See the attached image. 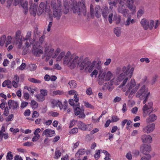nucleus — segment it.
Returning a JSON list of instances; mask_svg holds the SVG:
<instances>
[{
    "label": "nucleus",
    "mask_w": 160,
    "mask_h": 160,
    "mask_svg": "<svg viewBox=\"0 0 160 160\" xmlns=\"http://www.w3.org/2000/svg\"><path fill=\"white\" fill-rule=\"evenodd\" d=\"M54 49H51L50 51L47 54V56L48 57H52V58H55L61 51V49L59 48H58L53 53Z\"/></svg>",
    "instance_id": "16"
},
{
    "label": "nucleus",
    "mask_w": 160,
    "mask_h": 160,
    "mask_svg": "<svg viewBox=\"0 0 160 160\" xmlns=\"http://www.w3.org/2000/svg\"><path fill=\"white\" fill-rule=\"evenodd\" d=\"M155 124L154 123L148 124L144 127L142 129V131L144 133L147 134L152 132L155 128Z\"/></svg>",
    "instance_id": "12"
},
{
    "label": "nucleus",
    "mask_w": 160,
    "mask_h": 160,
    "mask_svg": "<svg viewBox=\"0 0 160 160\" xmlns=\"http://www.w3.org/2000/svg\"><path fill=\"white\" fill-rule=\"evenodd\" d=\"M21 32L20 30H18L16 32L15 37V40H22V38H20Z\"/></svg>",
    "instance_id": "31"
},
{
    "label": "nucleus",
    "mask_w": 160,
    "mask_h": 160,
    "mask_svg": "<svg viewBox=\"0 0 160 160\" xmlns=\"http://www.w3.org/2000/svg\"><path fill=\"white\" fill-rule=\"evenodd\" d=\"M74 113L75 115H79V117L84 118L85 117V114L84 113V109L83 108H80L78 107H74Z\"/></svg>",
    "instance_id": "10"
},
{
    "label": "nucleus",
    "mask_w": 160,
    "mask_h": 160,
    "mask_svg": "<svg viewBox=\"0 0 160 160\" xmlns=\"http://www.w3.org/2000/svg\"><path fill=\"white\" fill-rule=\"evenodd\" d=\"M63 107V110L65 111H66V113H68L70 112L71 111L70 109L68 108L67 105L64 106Z\"/></svg>",
    "instance_id": "63"
},
{
    "label": "nucleus",
    "mask_w": 160,
    "mask_h": 160,
    "mask_svg": "<svg viewBox=\"0 0 160 160\" xmlns=\"http://www.w3.org/2000/svg\"><path fill=\"white\" fill-rule=\"evenodd\" d=\"M53 103L55 104V106L57 107H59L60 110H62L63 108V106L61 102L59 101H53Z\"/></svg>",
    "instance_id": "33"
},
{
    "label": "nucleus",
    "mask_w": 160,
    "mask_h": 160,
    "mask_svg": "<svg viewBox=\"0 0 160 160\" xmlns=\"http://www.w3.org/2000/svg\"><path fill=\"white\" fill-rule=\"evenodd\" d=\"M65 52H62L56 58V61L58 62L61 61L62 58L65 56Z\"/></svg>",
    "instance_id": "35"
},
{
    "label": "nucleus",
    "mask_w": 160,
    "mask_h": 160,
    "mask_svg": "<svg viewBox=\"0 0 160 160\" xmlns=\"http://www.w3.org/2000/svg\"><path fill=\"white\" fill-rule=\"evenodd\" d=\"M104 81H105V80H104L103 77H102H102H99L98 83L99 85H102L103 84V82Z\"/></svg>",
    "instance_id": "53"
},
{
    "label": "nucleus",
    "mask_w": 160,
    "mask_h": 160,
    "mask_svg": "<svg viewBox=\"0 0 160 160\" xmlns=\"http://www.w3.org/2000/svg\"><path fill=\"white\" fill-rule=\"evenodd\" d=\"M85 152L84 149L79 150L78 151L77 153H76L75 157L77 158H79L80 157V155H83L85 153Z\"/></svg>",
    "instance_id": "30"
},
{
    "label": "nucleus",
    "mask_w": 160,
    "mask_h": 160,
    "mask_svg": "<svg viewBox=\"0 0 160 160\" xmlns=\"http://www.w3.org/2000/svg\"><path fill=\"white\" fill-rule=\"evenodd\" d=\"M111 117L112 119L111 121L112 122H117L119 120V118H118L117 116H115V115H113V116H112Z\"/></svg>",
    "instance_id": "42"
},
{
    "label": "nucleus",
    "mask_w": 160,
    "mask_h": 160,
    "mask_svg": "<svg viewBox=\"0 0 160 160\" xmlns=\"http://www.w3.org/2000/svg\"><path fill=\"white\" fill-rule=\"evenodd\" d=\"M13 158V156L12 152L9 151L7 154L6 159L7 160H12Z\"/></svg>",
    "instance_id": "41"
},
{
    "label": "nucleus",
    "mask_w": 160,
    "mask_h": 160,
    "mask_svg": "<svg viewBox=\"0 0 160 160\" xmlns=\"http://www.w3.org/2000/svg\"><path fill=\"white\" fill-rule=\"evenodd\" d=\"M102 75L103 76L104 80L105 81L110 80L113 76V74L110 71L103 73Z\"/></svg>",
    "instance_id": "17"
},
{
    "label": "nucleus",
    "mask_w": 160,
    "mask_h": 160,
    "mask_svg": "<svg viewBox=\"0 0 160 160\" xmlns=\"http://www.w3.org/2000/svg\"><path fill=\"white\" fill-rule=\"evenodd\" d=\"M28 104V103L27 102L25 101L22 102L20 105V107L22 108H23L25 107H27Z\"/></svg>",
    "instance_id": "51"
},
{
    "label": "nucleus",
    "mask_w": 160,
    "mask_h": 160,
    "mask_svg": "<svg viewBox=\"0 0 160 160\" xmlns=\"http://www.w3.org/2000/svg\"><path fill=\"white\" fill-rule=\"evenodd\" d=\"M81 5L80 2L78 3L76 1H73L71 5L73 12L74 13L77 12L79 15H81L82 12L85 15L87 12L85 4H83L82 7Z\"/></svg>",
    "instance_id": "5"
},
{
    "label": "nucleus",
    "mask_w": 160,
    "mask_h": 160,
    "mask_svg": "<svg viewBox=\"0 0 160 160\" xmlns=\"http://www.w3.org/2000/svg\"><path fill=\"white\" fill-rule=\"evenodd\" d=\"M55 134V131L54 130L51 129H46L44 131L42 134V135H46L47 136L52 137Z\"/></svg>",
    "instance_id": "18"
},
{
    "label": "nucleus",
    "mask_w": 160,
    "mask_h": 160,
    "mask_svg": "<svg viewBox=\"0 0 160 160\" xmlns=\"http://www.w3.org/2000/svg\"><path fill=\"white\" fill-rule=\"evenodd\" d=\"M12 82L10 80H7L4 81L2 84V86L3 87L7 86L8 88H11L12 87Z\"/></svg>",
    "instance_id": "28"
},
{
    "label": "nucleus",
    "mask_w": 160,
    "mask_h": 160,
    "mask_svg": "<svg viewBox=\"0 0 160 160\" xmlns=\"http://www.w3.org/2000/svg\"><path fill=\"white\" fill-rule=\"evenodd\" d=\"M4 110L3 115L6 117L8 116L9 114L8 107L6 106Z\"/></svg>",
    "instance_id": "43"
},
{
    "label": "nucleus",
    "mask_w": 160,
    "mask_h": 160,
    "mask_svg": "<svg viewBox=\"0 0 160 160\" xmlns=\"http://www.w3.org/2000/svg\"><path fill=\"white\" fill-rule=\"evenodd\" d=\"M113 16V14L112 13H111L108 15V20L109 23L110 24L112 23V18Z\"/></svg>",
    "instance_id": "48"
},
{
    "label": "nucleus",
    "mask_w": 160,
    "mask_h": 160,
    "mask_svg": "<svg viewBox=\"0 0 160 160\" xmlns=\"http://www.w3.org/2000/svg\"><path fill=\"white\" fill-rule=\"evenodd\" d=\"M152 104V102H148L147 104H145L142 109L144 117H145L149 114V117L146 119V122L147 123L153 122L157 119V116L155 114L151 113L153 111Z\"/></svg>",
    "instance_id": "3"
},
{
    "label": "nucleus",
    "mask_w": 160,
    "mask_h": 160,
    "mask_svg": "<svg viewBox=\"0 0 160 160\" xmlns=\"http://www.w3.org/2000/svg\"><path fill=\"white\" fill-rule=\"evenodd\" d=\"M78 128L82 130L85 131L86 129V124H85L83 122L79 121L77 125Z\"/></svg>",
    "instance_id": "26"
},
{
    "label": "nucleus",
    "mask_w": 160,
    "mask_h": 160,
    "mask_svg": "<svg viewBox=\"0 0 160 160\" xmlns=\"http://www.w3.org/2000/svg\"><path fill=\"white\" fill-rule=\"evenodd\" d=\"M71 55L70 52H67L64 58L63 63L64 64L67 65L68 67L71 68L75 67L77 64L81 70H83L84 68L86 70L88 65L90 64V61L88 58H86L82 61V58L80 57L78 59V57L75 54H73L72 56Z\"/></svg>",
    "instance_id": "1"
},
{
    "label": "nucleus",
    "mask_w": 160,
    "mask_h": 160,
    "mask_svg": "<svg viewBox=\"0 0 160 160\" xmlns=\"http://www.w3.org/2000/svg\"><path fill=\"white\" fill-rule=\"evenodd\" d=\"M100 150H98L94 155V157L96 160H98L100 157Z\"/></svg>",
    "instance_id": "47"
},
{
    "label": "nucleus",
    "mask_w": 160,
    "mask_h": 160,
    "mask_svg": "<svg viewBox=\"0 0 160 160\" xmlns=\"http://www.w3.org/2000/svg\"><path fill=\"white\" fill-rule=\"evenodd\" d=\"M150 95V92L148 91L147 88H146L145 85H143L137 92L136 97L139 98L142 100L144 99L143 102L144 104H145L148 99V97Z\"/></svg>",
    "instance_id": "6"
},
{
    "label": "nucleus",
    "mask_w": 160,
    "mask_h": 160,
    "mask_svg": "<svg viewBox=\"0 0 160 160\" xmlns=\"http://www.w3.org/2000/svg\"><path fill=\"white\" fill-rule=\"evenodd\" d=\"M109 13L108 8L107 7H105L102 9V13L103 17L104 18H107Z\"/></svg>",
    "instance_id": "25"
},
{
    "label": "nucleus",
    "mask_w": 160,
    "mask_h": 160,
    "mask_svg": "<svg viewBox=\"0 0 160 160\" xmlns=\"http://www.w3.org/2000/svg\"><path fill=\"white\" fill-rule=\"evenodd\" d=\"M31 106L32 108L35 109L38 107V103L34 100H32L31 102Z\"/></svg>",
    "instance_id": "37"
},
{
    "label": "nucleus",
    "mask_w": 160,
    "mask_h": 160,
    "mask_svg": "<svg viewBox=\"0 0 160 160\" xmlns=\"http://www.w3.org/2000/svg\"><path fill=\"white\" fill-rule=\"evenodd\" d=\"M134 0H127L126 5L128 8L132 12V13L134 14L136 12V7L134 6Z\"/></svg>",
    "instance_id": "15"
},
{
    "label": "nucleus",
    "mask_w": 160,
    "mask_h": 160,
    "mask_svg": "<svg viewBox=\"0 0 160 160\" xmlns=\"http://www.w3.org/2000/svg\"><path fill=\"white\" fill-rule=\"evenodd\" d=\"M14 118V114H11L9 115L8 117L5 118V121L6 122L12 121Z\"/></svg>",
    "instance_id": "36"
},
{
    "label": "nucleus",
    "mask_w": 160,
    "mask_h": 160,
    "mask_svg": "<svg viewBox=\"0 0 160 160\" xmlns=\"http://www.w3.org/2000/svg\"><path fill=\"white\" fill-rule=\"evenodd\" d=\"M23 145L27 147H30L32 146L33 144L32 142L28 141L24 142V143L23 144Z\"/></svg>",
    "instance_id": "60"
},
{
    "label": "nucleus",
    "mask_w": 160,
    "mask_h": 160,
    "mask_svg": "<svg viewBox=\"0 0 160 160\" xmlns=\"http://www.w3.org/2000/svg\"><path fill=\"white\" fill-rule=\"evenodd\" d=\"M70 88L71 89H74L76 88L77 87V83L76 81L74 80H72L70 81L68 83Z\"/></svg>",
    "instance_id": "29"
},
{
    "label": "nucleus",
    "mask_w": 160,
    "mask_h": 160,
    "mask_svg": "<svg viewBox=\"0 0 160 160\" xmlns=\"http://www.w3.org/2000/svg\"><path fill=\"white\" fill-rule=\"evenodd\" d=\"M61 153L60 152L59 150H56L55 152L56 158H58L61 157Z\"/></svg>",
    "instance_id": "58"
},
{
    "label": "nucleus",
    "mask_w": 160,
    "mask_h": 160,
    "mask_svg": "<svg viewBox=\"0 0 160 160\" xmlns=\"http://www.w3.org/2000/svg\"><path fill=\"white\" fill-rule=\"evenodd\" d=\"M10 131L11 132H13V133H17L19 132L20 130L18 128L13 129V128H11L9 129Z\"/></svg>",
    "instance_id": "61"
},
{
    "label": "nucleus",
    "mask_w": 160,
    "mask_h": 160,
    "mask_svg": "<svg viewBox=\"0 0 160 160\" xmlns=\"http://www.w3.org/2000/svg\"><path fill=\"white\" fill-rule=\"evenodd\" d=\"M24 0H14V5L15 6H16L18 5H21V4L23 2Z\"/></svg>",
    "instance_id": "50"
},
{
    "label": "nucleus",
    "mask_w": 160,
    "mask_h": 160,
    "mask_svg": "<svg viewBox=\"0 0 160 160\" xmlns=\"http://www.w3.org/2000/svg\"><path fill=\"white\" fill-rule=\"evenodd\" d=\"M134 68H131L130 65L127 66H124L122 71L123 72L117 78H114L110 81L111 85L114 84L118 85L121 81H123L122 83L120 85V86L122 87L124 86L129 78H130L132 75Z\"/></svg>",
    "instance_id": "2"
},
{
    "label": "nucleus",
    "mask_w": 160,
    "mask_h": 160,
    "mask_svg": "<svg viewBox=\"0 0 160 160\" xmlns=\"http://www.w3.org/2000/svg\"><path fill=\"white\" fill-rule=\"evenodd\" d=\"M8 105L9 108L13 111L17 110L19 108L18 102L14 100H9L8 102Z\"/></svg>",
    "instance_id": "9"
},
{
    "label": "nucleus",
    "mask_w": 160,
    "mask_h": 160,
    "mask_svg": "<svg viewBox=\"0 0 160 160\" xmlns=\"http://www.w3.org/2000/svg\"><path fill=\"white\" fill-rule=\"evenodd\" d=\"M101 11V8L98 6H96L95 8V11L93 8V5L91 4L90 5V13L92 16L95 14V16L98 18H99L100 17V14H99Z\"/></svg>",
    "instance_id": "11"
},
{
    "label": "nucleus",
    "mask_w": 160,
    "mask_h": 160,
    "mask_svg": "<svg viewBox=\"0 0 160 160\" xmlns=\"http://www.w3.org/2000/svg\"><path fill=\"white\" fill-rule=\"evenodd\" d=\"M140 23L144 30H147L149 28V22L148 20L144 18L142 19Z\"/></svg>",
    "instance_id": "20"
},
{
    "label": "nucleus",
    "mask_w": 160,
    "mask_h": 160,
    "mask_svg": "<svg viewBox=\"0 0 160 160\" xmlns=\"http://www.w3.org/2000/svg\"><path fill=\"white\" fill-rule=\"evenodd\" d=\"M51 7L52 9L54 17L56 18L57 19H59L62 16V6L61 2L56 3L52 1Z\"/></svg>",
    "instance_id": "7"
},
{
    "label": "nucleus",
    "mask_w": 160,
    "mask_h": 160,
    "mask_svg": "<svg viewBox=\"0 0 160 160\" xmlns=\"http://www.w3.org/2000/svg\"><path fill=\"white\" fill-rule=\"evenodd\" d=\"M40 92H41V94L45 98V96L48 94L47 90L44 89H41L40 90Z\"/></svg>",
    "instance_id": "46"
},
{
    "label": "nucleus",
    "mask_w": 160,
    "mask_h": 160,
    "mask_svg": "<svg viewBox=\"0 0 160 160\" xmlns=\"http://www.w3.org/2000/svg\"><path fill=\"white\" fill-rule=\"evenodd\" d=\"M139 86V84L138 85H136L135 80L132 79L126 86V90H123L124 91H126L125 95L128 96L129 98H132L138 90Z\"/></svg>",
    "instance_id": "4"
},
{
    "label": "nucleus",
    "mask_w": 160,
    "mask_h": 160,
    "mask_svg": "<svg viewBox=\"0 0 160 160\" xmlns=\"http://www.w3.org/2000/svg\"><path fill=\"white\" fill-rule=\"evenodd\" d=\"M141 139L143 142L144 143H149L152 141V138L150 135H144L141 137Z\"/></svg>",
    "instance_id": "19"
},
{
    "label": "nucleus",
    "mask_w": 160,
    "mask_h": 160,
    "mask_svg": "<svg viewBox=\"0 0 160 160\" xmlns=\"http://www.w3.org/2000/svg\"><path fill=\"white\" fill-rule=\"evenodd\" d=\"M114 33L118 36H119L121 33V31L119 28H115L114 29Z\"/></svg>",
    "instance_id": "39"
},
{
    "label": "nucleus",
    "mask_w": 160,
    "mask_h": 160,
    "mask_svg": "<svg viewBox=\"0 0 160 160\" xmlns=\"http://www.w3.org/2000/svg\"><path fill=\"white\" fill-rule=\"evenodd\" d=\"M63 7L65 9V10L64 11V13L67 14L69 12V4L67 0H63Z\"/></svg>",
    "instance_id": "24"
},
{
    "label": "nucleus",
    "mask_w": 160,
    "mask_h": 160,
    "mask_svg": "<svg viewBox=\"0 0 160 160\" xmlns=\"http://www.w3.org/2000/svg\"><path fill=\"white\" fill-rule=\"evenodd\" d=\"M140 150L143 154L148 155L151 151L150 145L144 144L140 147Z\"/></svg>",
    "instance_id": "14"
},
{
    "label": "nucleus",
    "mask_w": 160,
    "mask_h": 160,
    "mask_svg": "<svg viewBox=\"0 0 160 160\" xmlns=\"http://www.w3.org/2000/svg\"><path fill=\"white\" fill-rule=\"evenodd\" d=\"M86 129L85 130L90 131L93 128V125L92 124H86Z\"/></svg>",
    "instance_id": "45"
},
{
    "label": "nucleus",
    "mask_w": 160,
    "mask_h": 160,
    "mask_svg": "<svg viewBox=\"0 0 160 160\" xmlns=\"http://www.w3.org/2000/svg\"><path fill=\"white\" fill-rule=\"evenodd\" d=\"M33 48L32 52L37 57H40L43 53L42 50V47L41 46L40 42L38 41H33Z\"/></svg>",
    "instance_id": "8"
},
{
    "label": "nucleus",
    "mask_w": 160,
    "mask_h": 160,
    "mask_svg": "<svg viewBox=\"0 0 160 160\" xmlns=\"http://www.w3.org/2000/svg\"><path fill=\"white\" fill-rule=\"evenodd\" d=\"M36 97L39 101L42 102L44 100L45 98L41 93L36 95Z\"/></svg>",
    "instance_id": "38"
},
{
    "label": "nucleus",
    "mask_w": 160,
    "mask_h": 160,
    "mask_svg": "<svg viewBox=\"0 0 160 160\" xmlns=\"http://www.w3.org/2000/svg\"><path fill=\"white\" fill-rule=\"evenodd\" d=\"M83 103L84 104V105L87 108H93V107L91 104L89 103L88 102L84 101Z\"/></svg>",
    "instance_id": "44"
},
{
    "label": "nucleus",
    "mask_w": 160,
    "mask_h": 160,
    "mask_svg": "<svg viewBox=\"0 0 160 160\" xmlns=\"http://www.w3.org/2000/svg\"><path fill=\"white\" fill-rule=\"evenodd\" d=\"M18 82H16L15 80H13L12 82V84L13 87H14L15 88H17L18 87Z\"/></svg>",
    "instance_id": "59"
},
{
    "label": "nucleus",
    "mask_w": 160,
    "mask_h": 160,
    "mask_svg": "<svg viewBox=\"0 0 160 160\" xmlns=\"http://www.w3.org/2000/svg\"><path fill=\"white\" fill-rule=\"evenodd\" d=\"M28 80L31 82H32L35 83H40L41 82V81L33 78H29L28 79Z\"/></svg>",
    "instance_id": "34"
},
{
    "label": "nucleus",
    "mask_w": 160,
    "mask_h": 160,
    "mask_svg": "<svg viewBox=\"0 0 160 160\" xmlns=\"http://www.w3.org/2000/svg\"><path fill=\"white\" fill-rule=\"evenodd\" d=\"M86 93L88 95H91L92 94V88H89L86 90Z\"/></svg>",
    "instance_id": "56"
},
{
    "label": "nucleus",
    "mask_w": 160,
    "mask_h": 160,
    "mask_svg": "<svg viewBox=\"0 0 160 160\" xmlns=\"http://www.w3.org/2000/svg\"><path fill=\"white\" fill-rule=\"evenodd\" d=\"M78 129L77 128H74L72 129L71 132H70L71 134H75L78 133Z\"/></svg>",
    "instance_id": "62"
},
{
    "label": "nucleus",
    "mask_w": 160,
    "mask_h": 160,
    "mask_svg": "<svg viewBox=\"0 0 160 160\" xmlns=\"http://www.w3.org/2000/svg\"><path fill=\"white\" fill-rule=\"evenodd\" d=\"M101 62L99 61L95 66V68L98 70L99 74H102L103 71V69L101 66Z\"/></svg>",
    "instance_id": "27"
},
{
    "label": "nucleus",
    "mask_w": 160,
    "mask_h": 160,
    "mask_svg": "<svg viewBox=\"0 0 160 160\" xmlns=\"http://www.w3.org/2000/svg\"><path fill=\"white\" fill-rule=\"evenodd\" d=\"M118 11L119 13H122L124 15H126L128 11V9L125 8L124 6H118Z\"/></svg>",
    "instance_id": "21"
},
{
    "label": "nucleus",
    "mask_w": 160,
    "mask_h": 160,
    "mask_svg": "<svg viewBox=\"0 0 160 160\" xmlns=\"http://www.w3.org/2000/svg\"><path fill=\"white\" fill-rule=\"evenodd\" d=\"M40 138V135H35L32 139V141L35 142L37 141Z\"/></svg>",
    "instance_id": "54"
},
{
    "label": "nucleus",
    "mask_w": 160,
    "mask_h": 160,
    "mask_svg": "<svg viewBox=\"0 0 160 160\" xmlns=\"http://www.w3.org/2000/svg\"><path fill=\"white\" fill-rule=\"evenodd\" d=\"M108 4L110 6L109 8L112 9H113V7L116 8L117 7V2L115 1H112L111 0H108Z\"/></svg>",
    "instance_id": "32"
},
{
    "label": "nucleus",
    "mask_w": 160,
    "mask_h": 160,
    "mask_svg": "<svg viewBox=\"0 0 160 160\" xmlns=\"http://www.w3.org/2000/svg\"><path fill=\"white\" fill-rule=\"evenodd\" d=\"M154 22L153 20H150L149 28L150 30L152 29L154 26Z\"/></svg>",
    "instance_id": "55"
},
{
    "label": "nucleus",
    "mask_w": 160,
    "mask_h": 160,
    "mask_svg": "<svg viewBox=\"0 0 160 160\" xmlns=\"http://www.w3.org/2000/svg\"><path fill=\"white\" fill-rule=\"evenodd\" d=\"M151 156L149 154L148 155H146V156L142 157L141 160H150Z\"/></svg>",
    "instance_id": "52"
},
{
    "label": "nucleus",
    "mask_w": 160,
    "mask_h": 160,
    "mask_svg": "<svg viewBox=\"0 0 160 160\" xmlns=\"http://www.w3.org/2000/svg\"><path fill=\"white\" fill-rule=\"evenodd\" d=\"M144 12V10L142 9H139L137 12V17L138 18L140 17Z\"/></svg>",
    "instance_id": "49"
},
{
    "label": "nucleus",
    "mask_w": 160,
    "mask_h": 160,
    "mask_svg": "<svg viewBox=\"0 0 160 160\" xmlns=\"http://www.w3.org/2000/svg\"><path fill=\"white\" fill-rule=\"evenodd\" d=\"M96 63V62L95 61H92L91 63H90V64L88 65L86 70H88L89 72H92L94 69Z\"/></svg>",
    "instance_id": "23"
},
{
    "label": "nucleus",
    "mask_w": 160,
    "mask_h": 160,
    "mask_svg": "<svg viewBox=\"0 0 160 160\" xmlns=\"http://www.w3.org/2000/svg\"><path fill=\"white\" fill-rule=\"evenodd\" d=\"M26 65L25 63H22L19 67V69L23 70L26 67Z\"/></svg>",
    "instance_id": "64"
},
{
    "label": "nucleus",
    "mask_w": 160,
    "mask_h": 160,
    "mask_svg": "<svg viewBox=\"0 0 160 160\" xmlns=\"http://www.w3.org/2000/svg\"><path fill=\"white\" fill-rule=\"evenodd\" d=\"M24 116L26 117L29 116L30 115V109H26L24 112Z\"/></svg>",
    "instance_id": "57"
},
{
    "label": "nucleus",
    "mask_w": 160,
    "mask_h": 160,
    "mask_svg": "<svg viewBox=\"0 0 160 160\" xmlns=\"http://www.w3.org/2000/svg\"><path fill=\"white\" fill-rule=\"evenodd\" d=\"M28 2L26 1H24V0L21 4V6L23 8L24 10V13L25 14H26L27 13L28 10Z\"/></svg>",
    "instance_id": "22"
},
{
    "label": "nucleus",
    "mask_w": 160,
    "mask_h": 160,
    "mask_svg": "<svg viewBox=\"0 0 160 160\" xmlns=\"http://www.w3.org/2000/svg\"><path fill=\"white\" fill-rule=\"evenodd\" d=\"M30 4V14L34 17H35L37 11L38 5L35 4V3H33V2L31 0L29 2Z\"/></svg>",
    "instance_id": "13"
},
{
    "label": "nucleus",
    "mask_w": 160,
    "mask_h": 160,
    "mask_svg": "<svg viewBox=\"0 0 160 160\" xmlns=\"http://www.w3.org/2000/svg\"><path fill=\"white\" fill-rule=\"evenodd\" d=\"M31 33L32 32L31 31H28L25 38L24 39V40H30Z\"/></svg>",
    "instance_id": "40"
}]
</instances>
